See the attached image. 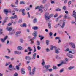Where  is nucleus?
Wrapping results in <instances>:
<instances>
[{"mask_svg": "<svg viewBox=\"0 0 76 76\" xmlns=\"http://www.w3.org/2000/svg\"><path fill=\"white\" fill-rule=\"evenodd\" d=\"M50 67H51V65H45L43 66V67L46 69V71H49L50 72H51L53 71V69L52 68L50 69H48V68Z\"/></svg>", "mask_w": 76, "mask_h": 76, "instance_id": "obj_1", "label": "nucleus"}, {"mask_svg": "<svg viewBox=\"0 0 76 76\" xmlns=\"http://www.w3.org/2000/svg\"><path fill=\"white\" fill-rule=\"evenodd\" d=\"M38 33V32L37 31H35L33 33V35L34 36V37L33 38L31 39L30 40V41H32V40H34V39H36V38H37V34Z\"/></svg>", "mask_w": 76, "mask_h": 76, "instance_id": "obj_2", "label": "nucleus"}, {"mask_svg": "<svg viewBox=\"0 0 76 76\" xmlns=\"http://www.w3.org/2000/svg\"><path fill=\"white\" fill-rule=\"evenodd\" d=\"M48 15H49V13L48 12L46 13L45 15V18L47 20L50 19V17H49V16H48Z\"/></svg>", "mask_w": 76, "mask_h": 76, "instance_id": "obj_3", "label": "nucleus"}, {"mask_svg": "<svg viewBox=\"0 0 76 76\" xmlns=\"http://www.w3.org/2000/svg\"><path fill=\"white\" fill-rule=\"evenodd\" d=\"M73 14L71 16H72L74 17V18H75V22H76V12H75V11H73Z\"/></svg>", "mask_w": 76, "mask_h": 76, "instance_id": "obj_4", "label": "nucleus"}, {"mask_svg": "<svg viewBox=\"0 0 76 76\" xmlns=\"http://www.w3.org/2000/svg\"><path fill=\"white\" fill-rule=\"evenodd\" d=\"M4 12L7 15L8 13H11V10H8L7 9H4Z\"/></svg>", "mask_w": 76, "mask_h": 76, "instance_id": "obj_5", "label": "nucleus"}, {"mask_svg": "<svg viewBox=\"0 0 76 76\" xmlns=\"http://www.w3.org/2000/svg\"><path fill=\"white\" fill-rule=\"evenodd\" d=\"M8 37H7V36L6 37H5L4 39H1V41L2 42H4V41H5V40H6V39H7V38Z\"/></svg>", "mask_w": 76, "mask_h": 76, "instance_id": "obj_6", "label": "nucleus"}, {"mask_svg": "<svg viewBox=\"0 0 76 76\" xmlns=\"http://www.w3.org/2000/svg\"><path fill=\"white\" fill-rule=\"evenodd\" d=\"M69 45L73 48H75V45L73 43L70 42L69 43Z\"/></svg>", "mask_w": 76, "mask_h": 76, "instance_id": "obj_7", "label": "nucleus"}, {"mask_svg": "<svg viewBox=\"0 0 76 76\" xmlns=\"http://www.w3.org/2000/svg\"><path fill=\"white\" fill-rule=\"evenodd\" d=\"M35 67H34V69L32 70V72H30V75H34V73H35Z\"/></svg>", "mask_w": 76, "mask_h": 76, "instance_id": "obj_8", "label": "nucleus"}, {"mask_svg": "<svg viewBox=\"0 0 76 76\" xmlns=\"http://www.w3.org/2000/svg\"><path fill=\"white\" fill-rule=\"evenodd\" d=\"M6 30H7V31H8L9 32H10L11 31H12V28L9 27V28L8 27H7L6 28Z\"/></svg>", "mask_w": 76, "mask_h": 76, "instance_id": "obj_9", "label": "nucleus"}, {"mask_svg": "<svg viewBox=\"0 0 76 76\" xmlns=\"http://www.w3.org/2000/svg\"><path fill=\"white\" fill-rule=\"evenodd\" d=\"M55 53H57V54H58L60 52L58 51V49H57V47L55 48Z\"/></svg>", "mask_w": 76, "mask_h": 76, "instance_id": "obj_10", "label": "nucleus"}, {"mask_svg": "<svg viewBox=\"0 0 76 76\" xmlns=\"http://www.w3.org/2000/svg\"><path fill=\"white\" fill-rule=\"evenodd\" d=\"M67 55L69 57V58H73V56L69 53H67Z\"/></svg>", "mask_w": 76, "mask_h": 76, "instance_id": "obj_11", "label": "nucleus"}, {"mask_svg": "<svg viewBox=\"0 0 76 76\" xmlns=\"http://www.w3.org/2000/svg\"><path fill=\"white\" fill-rule=\"evenodd\" d=\"M17 18V15H15L14 16H11V17L10 18V19H16V18Z\"/></svg>", "mask_w": 76, "mask_h": 76, "instance_id": "obj_12", "label": "nucleus"}, {"mask_svg": "<svg viewBox=\"0 0 76 76\" xmlns=\"http://www.w3.org/2000/svg\"><path fill=\"white\" fill-rule=\"evenodd\" d=\"M25 70V69H24L23 68L21 69V72L23 75V74H25V72L24 71Z\"/></svg>", "mask_w": 76, "mask_h": 76, "instance_id": "obj_13", "label": "nucleus"}, {"mask_svg": "<svg viewBox=\"0 0 76 76\" xmlns=\"http://www.w3.org/2000/svg\"><path fill=\"white\" fill-rule=\"evenodd\" d=\"M28 60H32V58L30 57L29 56H27L25 57L26 60H28Z\"/></svg>", "mask_w": 76, "mask_h": 76, "instance_id": "obj_14", "label": "nucleus"}, {"mask_svg": "<svg viewBox=\"0 0 76 76\" xmlns=\"http://www.w3.org/2000/svg\"><path fill=\"white\" fill-rule=\"evenodd\" d=\"M32 28L33 29H34V31H36V30L38 29H39V28L37 26H34Z\"/></svg>", "mask_w": 76, "mask_h": 76, "instance_id": "obj_15", "label": "nucleus"}, {"mask_svg": "<svg viewBox=\"0 0 76 76\" xmlns=\"http://www.w3.org/2000/svg\"><path fill=\"white\" fill-rule=\"evenodd\" d=\"M12 67H13V66L12 64L10 65L9 66V68H8V70L10 71H12V69H11L10 68H12Z\"/></svg>", "mask_w": 76, "mask_h": 76, "instance_id": "obj_16", "label": "nucleus"}, {"mask_svg": "<svg viewBox=\"0 0 76 76\" xmlns=\"http://www.w3.org/2000/svg\"><path fill=\"white\" fill-rule=\"evenodd\" d=\"M39 37H41L40 38L41 41H42V39H44V36H42V35L41 36V35H39Z\"/></svg>", "mask_w": 76, "mask_h": 76, "instance_id": "obj_17", "label": "nucleus"}, {"mask_svg": "<svg viewBox=\"0 0 76 76\" xmlns=\"http://www.w3.org/2000/svg\"><path fill=\"white\" fill-rule=\"evenodd\" d=\"M48 25L49 28L50 29L51 28V24L50 23H48Z\"/></svg>", "mask_w": 76, "mask_h": 76, "instance_id": "obj_18", "label": "nucleus"}, {"mask_svg": "<svg viewBox=\"0 0 76 76\" xmlns=\"http://www.w3.org/2000/svg\"><path fill=\"white\" fill-rule=\"evenodd\" d=\"M38 21V20H37V18H35L33 20V23H37Z\"/></svg>", "mask_w": 76, "mask_h": 76, "instance_id": "obj_19", "label": "nucleus"}, {"mask_svg": "<svg viewBox=\"0 0 76 76\" xmlns=\"http://www.w3.org/2000/svg\"><path fill=\"white\" fill-rule=\"evenodd\" d=\"M36 53H34L33 54V55L32 59L33 60H34L35 59V57H36Z\"/></svg>", "mask_w": 76, "mask_h": 76, "instance_id": "obj_20", "label": "nucleus"}, {"mask_svg": "<svg viewBox=\"0 0 76 76\" xmlns=\"http://www.w3.org/2000/svg\"><path fill=\"white\" fill-rule=\"evenodd\" d=\"M21 27H24V28H26V27L27 26L26 25V24L25 23H23L22 25L21 26Z\"/></svg>", "mask_w": 76, "mask_h": 76, "instance_id": "obj_21", "label": "nucleus"}, {"mask_svg": "<svg viewBox=\"0 0 76 76\" xmlns=\"http://www.w3.org/2000/svg\"><path fill=\"white\" fill-rule=\"evenodd\" d=\"M22 48L21 46H18L17 47V50H21L22 49Z\"/></svg>", "mask_w": 76, "mask_h": 76, "instance_id": "obj_22", "label": "nucleus"}, {"mask_svg": "<svg viewBox=\"0 0 76 76\" xmlns=\"http://www.w3.org/2000/svg\"><path fill=\"white\" fill-rule=\"evenodd\" d=\"M0 35H3V29H0Z\"/></svg>", "mask_w": 76, "mask_h": 76, "instance_id": "obj_23", "label": "nucleus"}, {"mask_svg": "<svg viewBox=\"0 0 76 76\" xmlns=\"http://www.w3.org/2000/svg\"><path fill=\"white\" fill-rule=\"evenodd\" d=\"M28 71H29V72H31V66H28Z\"/></svg>", "mask_w": 76, "mask_h": 76, "instance_id": "obj_24", "label": "nucleus"}, {"mask_svg": "<svg viewBox=\"0 0 76 76\" xmlns=\"http://www.w3.org/2000/svg\"><path fill=\"white\" fill-rule=\"evenodd\" d=\"M64 26H65V22H64L62 23V25L61 26V28H63L64 27Z\"/></svg>", "mask_w": 76, "mask_h": 76, "instance_id": "obj_25", "label": "nucleus"}, {"mask_svg": "<svg viewBox=\"0 0 76 76\" xmlns=\"http://www.w3.org/2000/svg\"><path fill=\"white\" fill-rule=\"evenodd\" d=\"M25 10V9H23V10H22V15L23 16H24L26 15L25 13L24 12Z\"/></svg>", "mask_w": 76, "mask_h": 76, "instance_id": "obj_26", "label": "nucleus"}, {"mask_svg": "<svg viewBox=\"0 0 76 76\" xmlns=\"http://www.w3.org/2000/svg\"><path fill=\"white\" fill-rule=\"evenodd\" d=\"M25 4V2H23V1H21L20 2V4Z\"/></svg>", "mask_w": 76, "mask_h": 76, "instance_id": "obj_27", "label": "nucleus"}, {"mask_svg": "<svg viewBox=\"0 0 76 76\" xmlns=\"http://www.w3.org/2000/svg\"><path fill=\"white\" fill-rule=\"evenodd\" d=\"M56 47L54 46L53 45H52L51 46L50 49L51 50H53V48H54V49H55V48H56Z\"/></svg>", "mask_w": 76, "mask_h": 76, "instance_id": "obj_28", "label": "nucleus"}, {"mask_svg": "<svg viewBox=\"0 0 76 76\" xmlns=\"http://www.w3.org/2000/svg\"><path fill=\"white\" fill-rule=\"evenodd\" d=\"M52 68L53 70H57L58 69L57 66H53Z\"/></svg>", "mask_w": 76, "mask_h": 76, "instance_id": "obj_29", "label": "nucleus"}, {"mask_svg": "<svg viewBox=\"0 0 76 76\" xmlns=\"http://www.w3.org/2000/svg\"><path fill=\"white\" fill-rule=\"evenodd\" d=\"M40 12V13H42V12H43V10H42V9L41 8H39V12Z\"/></svg>", "mask_w": 76, "mask_h": 76, "instance_id": "obj_30", "label": "nucleus"}, {"mask_svg": "<svg viewBox=\"0 0 76 76\" xmlns=\"http://www.w3.org/2000/svg\"><path fill=\"white\" fill-rule=\"evenodd\" d=\"M75 68L74 66H70L68 68L69 70H72L73 69Z\"/></svg>", "mask_w": 76, "mask_h": 76, "instance_id": "obj_31", "label": "nucleus"}, {"mask_svg": "<svg viewBox=\"0 0 76 76\" xmlns=\"http://www.w3.org/2000/svg\"><path fill=\"white\" fill-rule=\"evenodd\" d=\"M61 9H60L59 8H58L57 9H56V11H61Z\"/></svg>", "mask_w": 76, "mask_h": 76, "instance_id": "obj_32", "label": "nucleus"}, {"mask_svg": "<svg viewBox=\"0 0 76 76\" xmlns=\"http://www.w3.org/2000/svg\"><path fill=\"white\" fill-rule=\"evenodd\" d=\"M37 45H38V46H39V45H40V42H39V41L37 40Z\"/></svg>", "mask_w": 76, "mask_h": 76, "instance_id": "obj_33", "label": "nucleus"}, {"mask_svg": "<svg viewBox=\"0 0 76 76\" xmlns=\"http://www.w3.org/2000/svg\"><path fill=\"white\" fill-rule=\"evenodd\" d=\"M46 44H47V45H48L49 44V40H46Z\"/></svg>", "mask_w": 76, "mask_h": 76, "instance_id": "obj_34", "label": "nucleus"}, {"mask_svg": "<svg viewBox=\"0 0 76 76\" xmlns=\"http://www.w3.org/2000/svg\"><path fill=\"white\" fill-rule=\"evenodd\" d=\"M31 47H29L28 48V50H29V51H32V49H31Z\"/></svg>", "mask_w": 76, "mask_h": 76, "instance_id": "obj_35", "label": "nucleus"}, {"mask_svg": "<svg viewBox=\"0 0 76 76\" xmlns=\"http://www.w3.org/2000/svg\"><path fill=\"white\" fill-rule=\"evenodd\" d=\"M45 64V62H44V60L43 59L42 60V66H44V64Z\"/></svg>", "mask_w": 76, "mask_h": 76, "instance_id": "obj_36", "label": "nucleus"}, {"mask_svg": "<svg viewBox=\"0 0 76 76\" xmlns=\"http://www.w3.org/2000/svg\"><path fill=\"white\" fill-rule=\"evenodd\" d=\"M22 20L21 19H20L19 20L18 22L19 23H22Z\"/></svg>", "mask_w": 76, "mask_h": 76, "instance_id": "obj_37", "label": "nucleus"}, {"mask_svg": "<svg viewBox=\"0 0 76 76\" xmlns=\"http://www.w3.org/2000/svg\"><path fill=\"white\" fill-rule=\"evenodd\" d=\"M16 68L17 70H19V66H18V65H16Z\"/></svg>", "mask_w": 76, "mask_h": 76, "instance_id": "obj_38", "label": "nucleus"}, {"mask_svg": "<svg viewBox=\"0 0 76 76\" xmlns=\"http://www.w3.org/2000/svg\"><path fill=\"white\" fill-rule=\"evenodd\" d=\"M26 10H30V9H29V7H26Z\"/></svg>", "mask_w": 76, "mask_h": 76, "instance_id": "obj_39", "label": "nucleus"}, {"mask_svg": "<svg viewBox=\"0 0 76 76\" xmlns=\"http://www.w3.org/2000/svg\"><path fill=\"white\" fill-rule=\"evenodd\" d=\"M5 57L7 58V59H10V57L8 56H5Z\"/></svg>", "mask_w": 76, "mask_h": 76, "instance_id": "obj_40", "label": "nucleus"}, {"mask_svg": "<svg viewBox=\"0 0 76 76\" xmlns=\"http://www.w3.org/2000/svg\"><path fill=\"white\" fill-rule=\"evenodd\" d=\"M55 39H60V37H57L55 38Z\"/></svg>", "mask_w": 76, "mask_h": 76, "instance_id": "obj_41", "label": "nucleus"}, {"mask_svg": "<svg viewBox=\"0 0 76 76\" xmlns=\"http://www.w3.org/2000/svg\"><path fill=\"white\" fill-rule=\"evenodd\" d=\"M33 47L34 48V52L35 53V52H36V51H37V50H36V48H35V46L34 45Z\"/></svg>", "mask_w": 76, "mask_h": 76, "instance_id": "obj_42", "label": "nucleus"}, {"mask_svg": "<svg viewBox=\"0 0 76 76\" xmlns=\"http://www.w3.org/2000/svg\"><path fill=\"white\" fill-rule=\"evenodd\" d=\"M14 10L15 11H16V12H18V11H19V9H18L17 8H14Z\"/></svg>", "mask_w": 76, "mask_h": 76, "instance_id": "obj_43", "label": "nucleus"}, {"mask_svg": "<svg viewBox=\"0 0 76 76\" xmlns=\"http://www.w3.org/2000/svg\"><path fill=\"white\" fill-rule=\"evenodd\" d=\"M39 8H40L39 6H38L37 7H35V10H37V9H39Z\"/></svg>", "mask_w": 76, "mask_h": 76, "instance_id": "obj_44", "label": "nucleus"}, {"mask_svg": "<svg viewBox=\"0 0 76 76\" xmlns=\"http://www.w3.org/2000/svg\"><path fill=\"white\" fill-rule=\"evenodd\" d=\"M53 15H54V14H52L50 15L49 16V17L50 18H51V17H52V16H53Z\"/></svg>", "mask_w": 76, "mask_h": 76, "instance_id": "obj_45", "label": "nucleus"}, {"mask_svg": "<svg viewBox=\"0 0 76 76\" xmlns=\"http://www.w3.org/2000/svg\"><path fill=\"white\" fill-rule=\"evenodd\" d=\"M63 71H64V69H61L59 71V73H62V72H63Z\"/></svg>", "mask_w": 76, "mask_h": 76, "instance_id": "obj_46", "label": "nucleus"}, {"mask_svg": "<svg viewBox=\"0 0 76 76\" xmlns=\"http://www.w3.org/2000/svg\"><path fill=\"white\" fill-rule=\"evenodd\" d=\"M57 66L58 67H60L61 66H62V64H61V63L60 64H58Z\"/></svg>", "mask_w": 76, "mask_h": 76, "instance_id": "obj_47", "label": "nucleus"}, {"mask_svg": "<svg viewBox=\"0 0 76 76\" xmlns=\"http://www.w3.org/2000/svg\"><path fill=\"white\" fill-rule=\"evenodd\" d=\"M15 32L13 31V32H10L9 33V34L10 35H13V34H15Z\"/></svg>", "mask_w": 76, "mask_h": 76, "instance_id": "obj_48", "label": "nucleus"}, {"mask_svg": "<svg viewBox=\"0 0 76 76\" xmlns=\"http://www.w3.org/2000/svg\"><path fill=\"white\" fill-rule=\"evenodd\" d=\"M22 54V53L21 52H19V51H17V54Z\"/></svg>", "mask_w": 76, "mask_h": 76, "instance_id": "obj_49", "label": "nucleus"}, {"mask_svg": "<svg viewBox=\"0 0 76 76\" xmlns=\"http://www.w3.org/2000/svg\"><path fill=\"white\" fill-rule=\"evenodd\" d=\"M44 9L45 11H47V7H44Z\"/></svg>", "mask_w": 76, "mask_h": 76, "instance_id": "obj_50", "label": "nucleus"}, {"mask_svg": "<svg viewBox=\"0 0 76 76\" xmlns=\"http://www.w3.org/2000/svg\"><path fill=\"white\" fill-rule=\"evenodd\" d=\"M42 3H43L44 4V3H46V1H45V0H43L42 1Z\"/></svg>", "mask_w": 76, "mask_h": 76, "instance_id": "obj_51", "label": "nucleus"}, {"mask_svg": "<svg viewBox=\"0 0 76 76\" xmlns=\"http://www.w3.org/2000/svg\"><path fill=\"white\" fill-rule=\"evenodd\" d=\"M61 64H62V65H63V64H66V62L65 61H62Z\"/></svg>", "mask_w": 76, "mask_h": 76, "instance_id": "obj_52", "label": "nucleus"}, {"mask_svg": "<svg viewBox=\"0 0 76 76\" xmlns=\"http://www.w3.org/2000/svg\"><path fill=\"white\" fill-rule=\"evenodd\" d=\"M46 52H49V51H50V49L48 48L46 49Z\"/></svg>", "mask_w": 76, "mask_h": 76, "instance_id": "obj_53", "label": "nucleus"}, {"mask_svg": "<svg viewBox=\"0 0 76 76\" xmlns=\"http://www.w3.org/2000/svg\"><path fill=\"white\" fill-rule=\"evenodd\" d=\"M15 3L17 5L18 4V0H16Z\"/></svg>", "mask_w": 76, "mask_h": 76, "instance_id": "obj_54", "label": "nucleus"}, {"mask_svg": "<svg viewBox=\"0 0 76 76\" xmlns=\"http://www.w3.org/2000/svg\"><path fill=\"white\" fill-rule=\"evenodd\" d=\"M37 48L38 50H39L41 49V47L39 46H38L37 47Z\"/></svg>", "mask_w": 76, "mask_h": 76, "instance_id": "obj_55", "label": "nucleus"}, {"mask_svg": "<svg viewBox=\"0 0 76 76\" xmlns=\"http://www.w3.org/2000/svg\"><path fill=\"white\" fill-rule=\"evenodd\" d=\"M31 62V61H28L26 62V64H28L29 63Z\"/></svg>", "mask_w": 76, "mask_h": 76, "instance_id": "obj_56", "label": "nucleus"}, {"mask_svg": "<svg viewBox=\"0 0 76 76\" xmlns=\"http://www.w3.org/2000/svg\"><path fill=\"white\" fill-rule=\"evenodd\" d=\"M63 9H64V10H66V6H64L63 7Z\"/></svg>", "mask_w": 76, "mask_h": 76, "instance_id": "obj_57", "label": "nucleus"}, {"mask_svg": "<svg viewBox=\"0 0 76 76\" xmlns=\"http://www.w3.org/2000/svg\"><path fill=\"white\" fill-rule=\"evenodd\" d=\"M49 35L50 36H52V35H53V33L50 32L49 33Z\"/></svg>", "mask_w": 76, "mask_h": 76, "instance_id": "obj_58", "label": "nucleus"}, {"mask_svg": "<svg viewBox=\"0 0 76 76\" xmlns=\"http://www.w3.org/2000/svg\"><path fill=\"white\" fill-rule=\"evenodd\" d=\"M64 2L65 4H66V3H67V0H64Z\"/></svg>", "mask_w": 76, "mask_h": 76, "instance_id": "obj_59", "label": "nucleus"}, {"mask_svg": "<svg viewBox=\"0 0 76 76\" xmlns=\"http://www.w3.org/2000/svg\"><path fill=\"white\" fill-rule=\"evenodd\" d=\"M71 23L72 24H73V23H75V22L74 21H72Z\"/></svg>", "mask_w": 76, "mask_h": 76, "instance_id": "obj_60", "label": "nucleus"}, {"mask_svg": "<svg viewBox=\"0 0 76 76\" xmlns=\"http://www.w3.org/2000/svg\"><path fill=\"white\" fill-rule=\"evenodd\" d=\"M18 73H15L14 74V76H18Z\"/></svg>", "mask_w": 76, "mask_h": 76, "instance_id": "obj_61", "label": "nucleus"}, {"mask_svg": "<svg viewBox=\"0 0 76 76\" xmlns=\"http://www.w3.org/2000/svg\"><path fill=\"white\" fill-rule=\"evenodd\" d=\"M15 54H18V51H14Z\"/></svg>", "mask_w": 76, "mask_h": 76, "instance_id": "obj_62", "label": "nucleus"}, {"mask_svg": "<svg viewBox=\"0 0 76 76\" xmlns=\"http://www.w3.org/2000/svg\"><path fill=\"white\" fill-rule=\"evenodd\" d=\"M20 33H21V31L17 32H16V34L18 35V34H19Z\"/></svg>", "mask_w": 76, "mask_h": 76, "instance_id": "obj_63", "label": "nucleus"}, {"mask_svg": "<svg viewBox=\"0 0 76 76\" xmlns=\"http://www.w3.org/2000/svg\"><path fill=\"white\" fill-rule=\"evenodd\" d=\"M59 19V18L58 17L57 18H56V22H58V20Z\"/></svg>", "mask_w": 76, "mask_h": 76, "instance_id": "obj_64", "label": "nucleus"}]
</instances>
